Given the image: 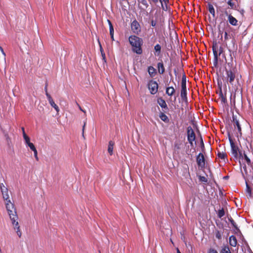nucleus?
<instances>
[{
	"instance_id": "obj_1",
	"label": "nucleus",
	"mask_w": 253,
	"mask_h": 253,
	"mask_svg": "<svg viewBox=\"0 0 253 253\" xmlns=\"http://www.w3.org/2000/svg\"><path fill=\"white\" fill-rule=\"evenodd\" d=\"M128 41L132 46V51L138 54H142L143 51L141 47L143 44L142 39L136 36H130L128 38Z\"/></svg>"
},
{
	"instance_id": "obj_2",
	"label": "nucleus",
	"mask_w": 253,
	"mask_h": 253,
	"mask_svg": "<svg viewBox=\"0 0 253 253\" xmlns=\"http://www.w3.org/2000/svg\"><path fill=\"white\" fill-rule=\"evenodd\" d=\"M5 206L10 219H18V217L16 208L14 207V204L11 202L10 200L5 201Z\"/></svg>"
},
{
	"instance_id": "obj_3",
	"label": "nucleus",
	"mask_w": 253,
	"mask_h": 253,
	"mask_svg": "<svg viewBox=\"0 0 253 253\" xmlns=\"http://www.w3.org/2000/svg\"><path fill=\"white\" fill-rule=\"evenodd\" d=\"M212 48L214 56V64L216 65L217 64L218 56L223 52V48L221 46L218 47L216 42H213Z\"/></svg>"
},
{
	"instance_id": "obj_4",
	"label": "nucleus",
	"mask_w": 253,
	"mask_h": 253,
	"mask_svg": "<svg viewBox=\"0 0 253 253\" xmlns=\"http://www.w3.org/2000/svg\"><path fill=\"white\" fill-rule=\"evenodd\" d=\"M228 137L231 148V153L234 157L237 159L239 156V151L238 147L235 145L233 140L232 138L231 134L230 131H228Z\"/></svg>"
},
{
	"instance_id": "obj_5",
	"label": "nucleus",
	"mask_w": 253,
	"mask_h": 253,
	"mask_svg": "<svg viewBox=\"0 0 253 253\" xmlns=\"http://www.w3.org/2000/svg\"><path fill=\"white\" fill-rule=\"evenodd\" d=\"M226 77H223L222 80L226 81L227 83L229 82L230 84H233V83L235 78V73L231 70L226 69Z\"/></svg>"
},
{
	"instance_id": "obj_6",
	"label": "nucleus",
	"mask_w": 253,
	"mask_h": 253,
	"mask_svg": "<svg viewBox=\"0 0 253 253\" xmlns=\"http://www.w3.org/2000/svg\"><path fill=\"white\" fill-rule=\"evenodd\" d=\"M232 122L234 126V130L236 131V127H237V131L236 132V136L238 137L242 136V129L239 121L237 119L236 116L233 115L232 116Z\"/></svg>"
},
{
	"instance_id": "obj_7",
	"label": "nucleus",
	"mask_w": 253,
	"mask_h": 253,
	"mask_svg": "<svg viewBox=\"0 0 253 253\" xmlns=\"http://www.w3.org/2000/svg\"><path fill=\"white\" fill-rule=\"evenodd\" d=\"M187 139L190 145L193 146V142L195 140L196 135L191 126L187 127Z\"/></svg>"
},
{
	"instance_id": "obj_8",
	"label": "nucleus",
	"mask_w": 253,
	"mask_h": 253,
	"mask_svg": "<svg viewBox=\"0 0 253 253\" xmlns=\"http://www.w3.org/2000/svg\"><path fill=\"white\" fill-rule=\"evenodd\" d=\"M148 87L150 90V93L152 94H155L158 91V84L156 81L151 80L148 84Z\"/></svg>"
},
{
	"instance_id": "obj_9",
	"label": "nucleus",
	"mask_w": 253,
	"mask_h": 253,
	"mask_svg": "<svg viewBox=\"0 0 253 253\" xmlns=\"http://www.w3.org/2000/svg\"><path fill=\"white\" fill-rule=\"evenodd\" d=\"M180 96L182 100L187 103L188 102L187 91L186 88V83H181V88L180 90Z\"/></svg>"
},
{
	"instance_id": "obj_10",
	"label": "nucleus",
	"mask_w": 253,
	"mask_h": 253,
	"mask_svg": "<svg viewBox=\"0 0 253 253\" xmlns=\"http://www.w3.org/2000/svg\"><path fill=\"white\" fill-rule=\"evenodd\" d=\"M131 30L133 33L137 35L141 32L140 25L137 20H134L131 22Z\"/></svg>"
},
{
	"instance_id": "obj_11",
	"label": "nucleus",
	"mask_w": 253,
	"mask_h": 253,
	"mask_svg": "<svg viewBox=\"0 0 253 253\" xmlns=\"http://www.w3.org/2000/svg\"><path fill=\"white\" fill-rule=\"evenodd\" d=\"M196 161L199 167L204 168L205 166V159L204 155L200 153L196 158Z\"/></svg>"
},
{
	"instance_id": "obj_12",
	"label": "nucleus",
	"mask_w": 253,
	"mask_h": 253,
	"mask_svg": "<svg viewBox=\"0 0 253 253\" xmlns=\"http://www.w3.org/2000/svg\"><path fill=\"white\" fill-rule=\"evenodd\" d=\"M47 98L48 100V102H49V103L50 104V105L52 107H53L57 112H58L59 111V108L58 106L55 103V102H54L53 99H52V98L51 97V95H48Z\"/></svg>"
},
{
	"instance_id": "obj_13",
	"label": "nucleus",
	"mask_w": 253,
	"mask_h": 253,
	"mask_svg": "<svg viewBox=\"0 0 253 253\" xmlns=\"http://www.w3.org/2000/svg\"><path fill=\"white\" fill-rule=\"evenodd\" d=\"M157 103L162 108H164L166 110H168V107L165 100L162 97L158 98Z\"/></svg>"
},
{
	"instance_id": "obj_14",
	"label": "nucleus",
	"mask_w": 253,
	"mask_h": 253,
	"mask_svg": "<svg viewBox=\"0 0 253 253\" xmlns=\"http://www.w3.org/2000/svg\"><path fill=\"white\" fill-rule=\"evenodd\" d=\"M240 159H244L247 164L248 165H251V160L249 159V158L248 157L247 154L245 153V152H244L243 153H242L241 152H239V157Z\"/></svg>"
},
{
	"instance_id": "obj_15",
	"label": "nucleus",
	"mask_w": 253,
	"mask_h": 253,
	"mask_svg": "<svg viewBox=\"0 0 253 253\" xmlns=\"http://www.w3.org/2000/svg\"><path fill=\"white\" fill-rule=\"evenodd\" d=\"M229 23L233 26L238 25V20L234 17L231 14L228 15V18Z\"/></svg>"
},
{
	"instance_id": "obj_16",
	"label": "nucleus",
	"mask_w": 253,
	"mask_h": 253,
	"mask_svg": "<svg viewBox=\"0 0 253 253\" xmlns=\"http://www.w3.org/2000/svg\"><path fill=\"white\" fill-rule=\"evenodd\" d=\"M219 88H220L219 93V99H220L222 103L225 104L226 103H227L226 95L223 94V93L222 91L221 87H220Z\"/></svg>"
},
{
	"instance_id": "obj_17",
	"label": "nucleus",
	"mask_w": 253,
	"mask_h": 253,
	"mask_svg": "<svg viewBox=\"0 0 253 253\" xmlns=\"http://www.w3.org/2000/svg\"><path fill=\"white\" fill-rule=\"evenodd\" d=\"M115 142L114 141L111 140L109 142L108 152L111 156L113 154V148Z\"/></svg>"
},
{
	"instance_id": "obj_18",
	"label": "nucleus",
	"mask_w": 253,
	"mask_h": 253,
	"mask_svg": "<svg viewBox=\"0 0 253 253\" xmlns=\"http://www.w3.org/2000/svg\"><path fill=\"white\" fill-rule=\"evenodd\" d=\"M175 92V89L172 86L168 87L166 88V93L169 95L171 96Z\"/></svg>"
},
{
	"instance_id": "obj_19",
	"label": "nucleus",
	"mask_w": 253,
	"mask_h": 253,
	"mask_svg": "<svg viewBox=\"0 0 253 253\" xmlns=\"http://www.w3.org/2000/svg\"><path fill=\"white\" fill-rule=\"evenodd\" d=\"M237 239L235 236L232 235L229 237V244L232 247H236L237 245Z\"/></svg>"
},
{
	"instance_id": "obj_20",
	"label": "nucleus",
	"mask_w": 253,
	"mask_h": 253,
	"mask_svg": "<svg viewBox=\"0 0 253 253\" xmlns=\"http://www.w3.org/2000/svg\"><path fill=\"white\" fill-rule=\"evenodd\" d=\"M18 219H14L11 220L12 221V224L14 226V229L16 231L20 230V226H19V223L17 221Z\"/></svg>"
},
{
	"instance_id": "obj_21",
	"label": "nucleus",
	"mask_w": 253,
	"mask_h": 253,
	"mask_svg": "<svg viewBox=\"0 0 253 253\" xmlns=\"http://www.w3.org/2000/svg\"><path fill=\"white\" fill-rule=\"evenodd\" d=\"M158 72L160 74H163L165 72V68L163 62H159L157 64Z\"/></svg>"
},
{
	"instance_id": "obj_22",
	"label": "nucleus",
	"mask_w": 253,
	"mask_h": 253,
	"mask_svg": "<svg viewBox=\"0 0 253 253\" xmlns=\"http://www.w3.org/2000/svg\"><path fill=\"white\" fill-rule=\"evenodd\" d=\"M148 72L151 77L155 76L156 74V70L152 66L148 67Z\"/></svg>"
},
{
	"instance_id": "obj_23",
	"label": "nucleus",
	"mask_w": 253,
	"mask_h": 253,
	"mask_svg": "<svg viewBox=\"0 0 253 253\" xmlns=\"http://www.w3.org/2000/svg\"><path fill=\"white\" fill-rule=\"evenodd\" d=\"M3 198L5 201L10 200L8 193V189L1 191Z\"/></svg>"
},
{
	"instance_id": "obj_24",
	"label": "nucleus",
	"mask_w": 253,
	"mask_h": 253,
	"mask_svg": "<svg viewBox=\"0 0 253 253\" xmlns=\"http://www.w3.org/2000/svg\"><path fill=\"white\" fill-rule=\"evenodd\" d=\"M159 117L164 122L168 123L169 121V119L167 116L163 112H161L159 114Z\"/></svg>"
},
{
	"instance_id": "obj_25",
	"label": "nucleus",
	"mask_w": 253,
	"mask_h": 253,
	"mask_svg": "<svg viewBox=\"0 0 253 253\" xmlns=\"http://www.w3.org/2000/svg\"><path fill=\"white\" fill-rule=\"evenodd\" d=\"M217 156L219 158L224 160V161H225V160H227V155L225 153H224L223 152H218V154H217Z\"/></svg>"
},
{
	"instance_id": "obj_26",
	"label": "nucleus",
	"mask_w": 253,
	"mask_h": 253,
	"mask_svg": "<svg viewBox=\"0 0 253 253\" xmlns=\"http://www.w3.org/2000/svg\"><path fill=\"white\" fill-rule=\"evenodd\" d=\"M208 10L210 13L213 16H215V10L213 5L211 3H208Z\"/></svg>"
},
{
	"instance_id": "obj_27",
	"label": "nucleus",
	"mask_w": 253,
	"mask_h": 253,
	"mask_svg": "<svg viewBox=\"0 0 253 253\" xmlns=\"http://www.w3.org/2000/svg\"><path fill=\"white\" fill-rule=\"evenodd\" d=\"M154 50L157 53H155V55H159L161 53V46L159 44H157L154 46Z\"/></svg>"
},
{
	"instance_id": "obj_28",
	"label": "nucleus",
	"mask_w": 253,
	"mask_h": 253,
	"mask_svg": "<svg viewBox=\"0 0 253 253\" xmlns=\"http://www.w3.org/2000/svg\"><path fill=\"white\" fill-rule=\"evenodd\" d=\"M221 253H231L228 246H224L221 251Z\"/></svg>"
},
{
	"instance_id": "obj_29",
	"label": "nucleus",
	"mask_w": 253,
	"mask_h": 253,
	"mask_svg": "<svg viewBox=\"0 0 253 253\" xmlns=\"http://www.w3.org/2000/svg\"><path fill=\"white\" fill-rule=\"evenodd\" d=\"M139 3L143 5L145 8H147L149 6V4L146 0H138Z\"/></svg>"
},
{
	"instance_id": "obj_30",
	"label": "nucleus",
	"mask_w": 253,
	"mask_h": 253,
	"mask_svg": "<svg viewBox=\"0 0 253 253\" xmlns=\"http://www.w3.org/2000/svg\"><path fill=\"white\" fill-rule=\"evenodd\" d=\"M225 214V211L223 208H222L221 210H219L217 213V216L219 218H221Z\"/></svg>"
},
{
	"instance_id": "obj_31",
	"label": "nucleus",
	"mask_w": 253,
	"mask_h": 253,
	"mask_svg": "<svg viewBox=\"0 0 253 253\" xmlns=\"http://www.w3.org/2000/svg\"><path fill=\"white\" fill-rule=\"evenodd\" d=\"M229 221L230 222L231 224L232 225V226L236 229H237L238 230V227H237V224L236 223V222L234 221V220L231 218L230 217V218H229Z\"/></svg>"
},
{
	"instance_id": "obj_32",
	"label": "nucleus",
	"mask_w": 253,
	"mask_h": 253,
	"mask_svg": "<svg viewBox=\"0 0 253 253\" xmlns=\"http://www.w3.org/2000/svg\"><path fill=\"white\" fill-rule=\"evenodd\" d=\"M227 4L231 9L235 8V3L232 1V0H228Z\"/></svg>"
},
{
	"instance_id": "obj_33",
	"label": "nucleus",
	"mask_w": 253,
	"mask_h": 253,
	"mask_svg": "<svg viewBox=\"0 0 253 253\" xmlns=\"http://www.w3.org/2000/svg\"><path fill=\"white\" fill-rule=\"evenodd\" d=\"M23 135V138L25 141V142L26 144H27L28 143L30 142V138L29 137V136L26 134L25 132H24V134Z\"/></svg>"
},
{
	"instance_id": "obj_34",
	"label": "nucleus",
	"mask_w": 253,
	"mask_h": 253,
	"mask_svg": "<svg viewBox=\"0 0 253 253\" xmlns=\"http://www.w3.org/2000/svg\"><path fill=\"white\" fill-rule=\"evenodd\" d=\"M27 144L32 151H34L35 150H37L33 143L30 142Z\"/></svg>"
},
{
	"instance_id": "obj_35",
	"label": "nucleus",
	"mask_w": 253,
	"mask_h": 253,
	"mask_svg": "<svg viewBox=\"0 0 253 253\" xmlns=\"http://www.w3.org/2000/svg\"><path fill=\"white\" fill-rule=\"evenodd\" d=\"M99 44H100V52H101V55L102 56V58H103V59L105 61V62L106 61H105V54L103 51V49L100 44V43H99Z\"/></svg>"
},
{
	"instance_id": "obj_36",
	"label": "nucleus",
	"mask_w": 253,
	"mask_h": 253,
	"mask_svg": "<svg viewBox=\"0 0 253 253\" xmlns=\"http://www.w3.org/2000/svg\"><path fill=\"white\" fill-rule=\"evenodd\" d=\"M157 19L156 18L154 20L153 18L151 19V25L152 27H155L157 25Z\"/></svg>"
},
{
	"instance_id": "obj_37",
	"label": "nucleus",
	"mask_w": 253,
	"mask_h": 253,
	"mask_svg": "<svg viewBox=\"0 0 253 253\" xmlns=\"http://www.w3.org/2000/svg\"><path fill=\"white\" fill-rule=\"evenodd\" d=\"M215 237L218 240L221 239V234L218 230H217L215 232Z\"/></svg>"
},
{
	"instance_id": "obj_38",
	"label": "nucleus",
	"mask_w": 253,
	"mask_h": 253,
	"mask_svg": "<svg viewBox=\"0 0 253 253\" xmlns=\"http://www.w3.org/2000/svg\"><path fill=\"white\" fill-rule=\"evenodd\" d=\"M199 179L201 181L207 182L208 180L205 176H200L199 177Z\"/></svg>"
},
{
	"instance_id": "obj_39",
	"label": "nucleus",
	"mask_w": 253,
	"mask_h": 253,
	"mask_svg": "<svg viewBox=\"0 0 253 253\" xmlns=\"http://www.w3.org/2000/svg\"><path fill=\"white\" fill-rule=\"evenodd\" d=\"M109 31H110V34L111 35H114V28L113 25H110V27L109 28Z\"/></svg>"
},
{
	"instance_id": "obj_40",
	"label": "nucleus",
	"mask_w": 253,
	"mask_h": 253,
	"mask_svg": "<svg viewBox=\"0 0 253 253\" xmlns=\"http://www.w3.org/2000/svg\"><path fill=\"white\" fill-rule=\"evenodd\" d=\"M85 125H86V122H84V124L83 125V129H82V136L83 137V138L84 139L85 138V137H84V128H85Z\"/></svg>"
},
{
	"instance_id": "obj_41",
	"label": "nucleus",
	"mask_w": 253,
	"mask_h": 253,
	"mask_svg": "<svg viewBox=\"0 0 253 253\" xmlns=\"http://www.w3.org/2000/svg\"><path fill=\"white\" fill-rule=\"evenodd\" d=\"M7 188L4 186V185L3 183H1L0 185V191L6 190Z\"/></svg>"
},
{
	"instance_id": "obj_42",
	"label": "nucleus",
	"mask_w": 253,
	"mask_h": 253,
	"mask_svg": "<svg viewBox=\"0 0 253 253\" xmlns=\"http://www.w3.org/2000/svg\"><path fill=\"white\" fill-rule=\"evenodd\" d=\"M34 157L35 158V159H36L37 161H39V158L38 157V152H37V150H35L34 151Z\"/></svg>"
},
{
	"instance_id": "obj_43",
	"label": "nucleus",
	"mask_w": 253,
	"mask_h": 253,
	"mask_svg": "<svg viewBox=\"0 0 253 253\" xmlns=\"http://www.w3.org/2000/svg\"><path fill=\"white\" fill-rule=\"evenodd\" d=\"M44 90L45 92L46 96L47 97V95H50V94L48 93V91H47V83H46V84H45V86L44 87Z\"/></svg>"
},
{
	"instance_id": "obj_44",
	"label": "nucleus",
	"mask_w": 253,
	"mask_h": 253,
	"mask_svg": "<svg viewBox=\"0 0 253 253\" xmlns=\"http://www.w3.org/2000/svg\"><path fill=\"white\" fill-rule=\"evenodd\" d=\"M208 253H218V252L214 249H210Z\"/></svg>"
},
{
	"instance_id": "obj_45",
	"label": "nucleus",
	"mask_w": 253,
	"mask_h": 253,
	"mask_svg": "<svg viewBox=\"0 0 253 253\" xmlns=\"http://www.w3.org/2000/svg\"><path fill=\"white\" fill-rule=\"evenodd\" d=\"M181 83H186V76L185 74L182 76Z\"/></svg>"
},
{
	"instance_id": "obj_46",
	"label": "nucleus",
	"mask_w": 253,
	"mask_h": 253,
	"mask_svg": "<svg viewBox=\"0 0 253 253\" xmlns=\"http://www.w3.org/2000/svg\"><path fill=\"white\" fill-rule=\"evenodd\" d=\"M148 1L150 4H152V3L156 4L158 2L159 0H148Z\"/></svg>"
},
{
	"instance_id": "obj_47",
	"label": "nucleus",
	"mask_w": 253,
	"mask_h": 253,
	"mask_svg": "<svg viewBox=\"0 0 253 253\" xmlns=\"http://www.w3.org/2000/svg\"><path fill=\"white\" fill-rule=\"evenodd\" d=\"M16 233L17 235L19 238H20L22 236V232L20 230L16 231Z\"/></svg>"
},
{
	"instance_id": "obj_48",
	"label": "nucleus",
	"mask_w": 253,
	"mask_h": 253,
	"mask_svg": "<svg viewBox=\"0 0 253 253\" xmlns=\"http://www.w3.org/2000/svg\"><path fill=\"white\" fill-rule=\"evenodd\" d=\"M224 39L225 41L228 39V35L226 32H225L224 33Z\"/></svg>"
},
{
	"instance_id": "obj_49",
	"label": "nucleus",
	"mask_w": 253,
	"mask_h": 253,
	"mask_svg": "<svg viewBox=\"0 0 253 253\" xmlns=\"http://www.w3.org/2000/svg\"><path fill=\"white\" fill-rule=\"evenodd\" d=\"M247 191L249 193H251V190L249 186V185L247 183Z\"/></svg>"
},
{
	"instance_id": "obj_50",
	"label": "nucleus",
	"mask_w": 253,
	"mask_h": 253,
	"mask_svg": "<svg viewBox=\"0 0 253 253\" xmlns=\"http://www.w3.org/2000/svg\"><path fill=\"white\" fill-rule=\"evenodd\" d=\"M201 144L202 148H204V144L203 139L202 138H201Z\"/></svg>"
},
{
	"instance_id": "obj_51",
	"label": "nucleus",
	"mask_w": 253,
	"mask_h": 253,
	"mask_svg": "<svg viewBox=\"0 0 253 253\" xmlns=\"http://www.w3.org/2000/svg\"><path fill=\"white\" fill-rule=\"evenodd\" d=\"M0 50L1 52H2V54L4 55V56H5V53L4 52L3 48L0 46Z\"/></svg>"
},
{
	"instance_id": "obj_52",
	"label": "nucleus",
	"mask_w": 253,
	"mask_h": 253,
	"mask_svg": "<svg viewBox=\"0 0 253 253\" xmlns=\"http://www.w3.org/2000/svg\"><path fill=\"white\" fill-rule=\"evenodd\" d=\"M107 21H108V24H109V28L110 27V25H112L111 22L110 20H107Z\"/></svg>"
},
{
	"instance_id": "obj_53",
	"label": "nucleus",
	"mask_w": 253,
	"mask_h": 253,
	"mask_svg": "<svg viewBox=\"0 0 253 253\" xmlns=\"http://www.w3.org/2000/svg\"><path fill=\"white\" fill-rule=\"evenodd\" d=\"M243 169H244V171L246 173H247V168H246V166L245 165L244 166H243Z\"/></svg>"
},
{
	"instance_id": "obj_54",
	"label": "nucleus",
	"mask_w": 253,
	"mask_h": 253,
	"mask_svg": "<svg viewBox=\"0 0 253 253\" xmlns=\"http://www.w3.org/2000/svg\"><path fill=\"white\" fill-rule=\"evenodd\" d=\"M111 38L112 39V41H114V35H111Z\"/></svg>"
},
{
	"instance_id": "obj_55",
	"label": "nucleus",
	"mask_w": 253,
	"mask_h": 253,
	"mask_svg": "<svg viewBox=\"0 0 253 253\" xmlns=\"http://www.w3.org/2000/svg\"><path fill=\"white\" fill-rule=\"evenodd\" d=\"M224 14H225L226 16H227L228 17V15H229V14H228V12H227L226 10L224 12Z\"/></svg>"
},
{
	"instance_id": "obj_56",
	"label": "nucleus",
	"mask_w": 253,
	"mask_h": 253,
	"mask_svg": "<svg viewBox=\"0 0 253 253\" xmlns=\"http://www.w3.org/2000/svg\"><path fill=\"white\" fill-rule=\"evenodd\" d=\"M21 129H22V133H23V135L24 134V132H25V129H24V128L23 127H22L21 128Z\"/></svg>"
},
{
	"instance_id": "obj_57",
	"label": "nucleus",
	"mask_w": 253,
	"mask_h": 253,
	"mask_svg": "<svg viewBox=\"0 0 253 253\" xmlns=\"http://www.w3.org/2000/svg\"><path fill=\"white\" fill-rule=\"evenodd\" d=\"M79 107L80 109L82 111H83V112H84V113H85V111H84L83 110V109H82V108H81V107L80 106H79Z\"/></svg>"
},
{
	"instance_id": "obj_58",
	"label": "nucleus",
	"mask_w": 253,
	"mask_h": 253,
	"mask_svg": "<svg viewBox=\"0 0 253 253\" xmlns=\"http://www.w3.org/2000/svg\"><path fill=\"white\" fill-rule=\"evenodd\" d=\"M159 1L161 3L162 6H163V0H159Z\"/></svg>"
},
{
	"instance_id": "obj_59",
	"label": "nucleus",
	"mask_w": 253,
	"mask_h": 253,
	"mask_svg": "<svg viewBox=\"0 0 253 253\" xmlns=\"http://www.w3.org/2000/svg\"><path fill=\"white\" fill-rule=\"evenodd\" d=\"M176 251H177V253H181L179 250L178 248H177Z\"/></svg>"
},
{
	"instance_id": "obj_60",
	"label": "nucleus",
	"mask_w": 253,
	"mask_h": 253,
	"mask_svg": "<svg viewBox=\"0 0 253 253\" xmlns=\"http://www.w3.org/2000/svg\"><path fill=\"white\" fill-rule=\"evenodd\" d=\"M168 1H169V0H168V1H167V0H163V2H164L165 3H167V2H168Z\"/></svg>"
},
{
	"instance_id": "obj_61",
	"label": "nucleus",
	"mask_w": 253,
	"mask_h": 253,
	"mask_svg": "<svg viewBox=\"0 0 253 253\" xmlns=\"http://www.w3.org/2000/svg\"><path fill=\"white\" fill-rule=\"evenodd\" d=\"M167 1H168L169 0H167Z\"/></svg>"
}]
</instances>
